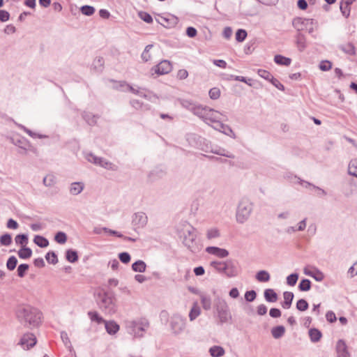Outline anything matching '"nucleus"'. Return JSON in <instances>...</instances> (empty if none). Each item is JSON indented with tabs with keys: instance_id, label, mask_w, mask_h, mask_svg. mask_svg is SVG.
I'll return each instance as SVG.
<instances>
[{
	"instance_id": "30",
	"label": "nucleus",
	"mask_w": 357,
	"mask_h": 357,
	"mask_svg": "<svg viewBox=\"0 0 357 357\" xmlns=\"http://www.w3.org/2000/svg\"><path fill=\"white\" fill-rule=\"evenodd\" d=\"M285 333V328L284 326L280 325L273 327L271 329V334L273 337L275 339H278L282 337Z\"/></svg>"
},
{
	"instance_id": "62",
	"label": "nucleus",
	"mask_w": 357,
	"mask_h": 357,
	"mask_svg": "<svg viewBox=\"0 0 357 357\" xmlns=\"http://www.w3.org/2000/svg\"><path fill=\"white\" fill-rule=\"evenodd\" d=\"M201 303L204 309L208 310L211 307V300L208 296H202L201 298Z\"/></svg>"
},
{
	"instance_id": "8",
	"label": "nucleus",
	"mask_w": 357,
	"mask_h": 357,
	"mask_svg": "<svg viewBox=\"0 0 357 357\" xmlns=\"http://www.w3.org/2000/svg\"><path fill=\"white\" fill-rule=\"evenodd\" d=\"M226 120V116L212 108L209 107L204 122L208 125H217L220 121Z\"/></svg>"
},
{
	"instance_id": "25",
	"label": "nucleus",
	"mask_w": 357,
	"mask_h": 357,
	"mask_svg": "<svg viewBox=\"0 0 357 357\" xmlns=\"http://www.w3.org/2000/svg\"><path fill=\"white\" fill-rule=\"evenodd\" d=\"M85 158L89 162L99 165L102 167H103L104 162L107 160L105 158L98 157L91 153H87Z\"/></svg>"
},
{
	"instance_id": "42",
	"label": "nucleus",
	"mask_w": 357,
	"mask_h": 357,
	"mask_svg": "<svg viewBox=\"0 0 357 357\" xmlns=\"http://www.w3.org/2000/svg\"><path fill=\"white\" fill-rule=\"evenodd\" d=\"M181 105L183 108H185L193 113L194 109H195L198 104H196L190 100L183 99L181 100Z\"/></svg>"
},
{
	"instance_id": "50",
	"label": "nucleus",
	"mask_w": 357,
	"mask_h": 357,
	"mask_svg": "<svg viewBox=\"0 0 357 357\" xmlns=\"http://www.w3.org/2000/svg\"><path fill=\"white\" fill-rule=\"evenodd\" d=\"M54 240L59 244H64L67 241V235L63 231H58L54 236Z\"/></svg>"
},
{
	"instance_id": "39",
	"label": "nucleus",
	"mask_w": 357,
	"mask_h": 357,
	"mask_svg": "<svg viewBox=\"0 0 357 357\" xmlns=\"http://www.w3.org/2000/svg\"><path fill=\"white\" fill-rule=\"evenodd\" d=\"M15 241L17 245H20L21 246L24 247L29 241L28 235L25 234H17L15 238Z\"/></svg>"
},
{
	"instance_id": "40",
	"label": "nucleus",
	"mask_w": 357,
	"mask_h": 357,
	"mask_svg": "<svg viewBox=\"0 0 357 357\" xmlns=\"http://www.w3.org/2000/svg\"><path fill=\"white\" fill-rule=\"evenodd\" d=\"M130 105L135 109L148 110L150 109L148 105H144L143 102L136 99L130 100Z\"/></svg>"
},
{
	"instance_id": "18",
	"label": "nucleus",
	"mask_w": 357,
	"mask_h": 357,
	"mask_svg": "<svg viewBox=\"0 0 357 357\" xmlns=\"http://www.w3.org/2000/svg\"><path fill=\"white\" fill-rule=\"evenodd\" d=\"M284 301L281 303V306L284 309H289L291 306L294 294L291 291H284L283 293Z\"/></svg>"
},
{
	"instance_id": "17",
	"label": "nucleus",
	"mask_w": 357,
	"mask_h": 357,
	"mask_svg": "<svg viewBox=\"0 0 357 357\" xmlns=\"http://www.w3.org/2000/svg\"><path fill=\"white\" fill-rule=\"evenodd\" d=\"M308 24L309 20H307V18L296 17L292 20V26L296 29L297 32H301Z\"/></svg>"
},
{
	"instance_id": "3",
	"label": "nucleus",
	"mask_w": 357,
	"mask_h": 357,
	"mask_svg": "<svg viewBox=\"0 0 357 357\" xmlns=\"http://www.w3.org/2000/svg\"><path fill=\"white\" fill-rule=\"evenodd\" d=\"M149 327V323L145 319L128 321L126 323L128 333L132 335L134 338H142L144 337V333Z\"/></svg>"
},
{
	"instance_id": "20",
	"label": "nucleus",
	"mask_w": 357,
	"mask_h": 357,
	"mask_svg": "<svg viewBox=\"0 0 357 357\" xmlns=\"http://www.w3.org/2000/svg\"><path fill=\"white\" fill-rule=\"evenodd\" d=\"M264 296L266 302L275 303L278 300V295L273 289H266Z\"/></svg>"
},
{
	"instance_id": "2",
	"label": "nucleus",
	"mask_w": 357,
	"mask_h": 357,
	"mask_svg": "<svg viewBox=\"0 0 357 357\" xmlns=\"http://www.w3.org/2000/svg\"><path fill=\"white\" fill-rule=\"evenodd\" d=\"M96 301L99 307L105 314H113L116 312L115 297L112 293L99 291L96 294Z\"/></svg>"
},
{
	"instance_id": "13",
	"label": "nucleus",
	"mask_w": 357,
	"mask_h": 357,
	"mask_svg": "<svg viewBox=\"0 0 357 357\" xmlns=\"http://www.w3.org/2000/svg\"><path fill=\"white\" fill-rule=\"evenodd\" d=\"M206 252L208 254L216 256L219 258H225L229 255V252L224 248H220L215 246H208L206 248Z\"/></svg>"
},
{
	"instance_id": "64",
	"label": "nucleus",
	"mask_w": 357,
	"mask_h": 357,
	"mask_svg": "<svg viewBox=\"0 0 357 357\" xmlns=\"http://www.w3.org/2000/svg\"><path fill=\"white\" fill-rule=\"evenodd\" d=\"M208 94L211 99L216 100L220 96V91L218 88L214 87L210 89Z\"/></svg>"
},
{
	"instance_id": "61",
	"label": "nucleus",
	"mask_w": 357,
	"mask_h": 357,
	"mask_svg": "<svg viewBox=\"0 0 357 357\" xmlns=\"http://www.w3.org/2000/svg\"><path fill=\"white\" fill-rule=\"evenodd\" d=\"M61 338L62 342H63L64 345L66 346V347L69 349H71L72 344H71L70 340L68 337V333L66 331L61 332Z\"/></svg>"
},
{
	"instance_id": "7",
	"label": "nucleus",
	"mask_w": 357,
	"mask_h": 357,
	"mask_svg": "<svg viewBox=\"0 0 357 357\" xmlns=\"http://www.w3.org/2000/svg\"><path fill=\"white\" fill-rule=\"evenodd\" d=\"M215 307L220 322L222 324L227 322L231 317L226 301L218 298L216 301Z\"/></svg>"
},
{
	"instance_id": "34",
	"label": "nucleus",
	"mask_w": 357,
	"mask_h": 357,
	"mask_svg": "<svg viewBox=\"0 0 357 357\" xmlns=\"http://www.w3.org/2000/svg\"><path fill=\"white\" fill-rule=\"evenodd\" d=\"M66 258L70 263H75L78 260L77 252L73 249H68L66 252Z\"/></svg>"
},
{
	"instance_id": "36",
	"label": "nucleus",
	"mask_w": 357,
	"mask_h": 357,
	"mask_svg": "<svg viewBox=\"0 0 357 357\" xmlns=\"http://www.w3.org/2000/svg\"><path fill=\"white\" fill-rule=\"evenodd\" d=\"M311 287V281L309 279L303 278L300 281L298 288L301 291H307L310 290Z\"/></svg>"
},
{
	"instance_id": "47",
	"label": "nucleus",
	"mask_w": 357,
	"mask_h": 357,
	"mask_svg": "<svg viewBox=\"0 0 357 357\" xmlns=\"http://www.w3.org/2000/svg\"><path fill=\"white\" fill-rule=\"evenodd\" d=\"M12 241V236L8 233H6L0 236V244L3 246H9Z\"/></svg>"
},
{
	"instance_id": "51",
	"label": "nucleus",
	"mask_w": 357,
	"mask_h": 357,
	"mask_svg": "<svg viewBox=\"0 0 357 357\" xmlns=\"http://www.w3.org/2000/svg\"><path fill=\"white\" fill-rule=\"evenodd\" d=\"M212 153L218 155L227 157L228 158H234V155L232 153L222 148L212 150Z\"/></svg>"
},
{
	"instance_id": "63",
	"label": "nucleus",
	"mask_w": 357,
	"mask_h": 357,
	"mask_svg": "<svg viewBox=\"0 0 357 357\" xmlns=\"http://www.w3.org/2000/svg\"><path fill=\"white\" fill-rule=\"evenodd\" d=\"M319 67L322 71H328L332 68V63L328 60L321 61Z\"/></svg>"
},
{
	"instance_id": "24",
	"label": "nucleus",
	"mask_w": 357,
	"mask_h": 357,
	"mask_svg": "<svg viewBox=\"0 0 357 357\" xmlns=\"http://www.w3.org/2000/svg\"><path fill=\"white\" fill-rule=\"evenodd\" d=\"M84 188V184L82 182H74L70 184L69 191L73 195L80 194Z\"/></svg>"
},
{
	"instance_id": "1",
	"label": "nucleus",
	"mask_w": 357,
	"mask_h": 357,
	"mask_svg": "<svg viewBox=\"0 0 357 357\" xmlns=\"http://www.w3.org/2000/svg\"><path fill=\"white\" fill-rule=\"evenodd\" d=\"M19 321L29 328L38 327L41 322V312L29 305L21 307L17 312Z\"/></svg>"
},
{
	"instance_id": "23",
	"label": "nucleus",
	"mask_w": 357,
	"mask_h": 357,
	"mask_svg": "<svg viewBox=\"0 0 357 357\" xmlns=\"http://www.w3.org/2000/svg\"><path fill=\"white\" fill-rule=\"evenodd\" d=\"M212 126L214 129L225 134L226 135L231 136L234 134L231 128L227 125L222 123V121H220L217 125H213Z\"/></svg>"
},
{
	"instance_id": "38",
	"label": "nucleus",
	"mask_w": 357,
	"mask_h": 357,
	"mask_svg": "<svg viewBox=\"0 0 357 357\" xmlns=\"http://www.w3.org/2000/svg\"><path fill=\"white\" fill-rule=\"evenodd\" d=\"M43 183L46 187H52L56 183V178L54 174H50L44 177Z\"/></svg>"
},
{
	"instance_id": "48",
	"label": "nucleus",
	"mask_w": 357,
	"mask_h": 357,
	"mask_svg": "<svg viewBox=\"0 0 357 357\" xmlns=\"http://www.w3.org/2000/svg\"><path fill=\"white\" fill-rule=\"evenodd\" d=\"M201 310L199 306L197 304H195L193 307L191 308L189 312V319L190 320L194 321L199 314Z\"/></svg>"
},
{
	"instance_id": "16",
	"label": "nucleus",
	"mask_w": 357,
	"mask_h": 357,
	"mask_svg": "<svg viewBox=\"0 0 357 357\" xmlns=\"http://www.w3.org/2000/svg\"><path fill=\"white\" fill-rule=\"evenodd\" d=\"M295 43L298 50L303 52L307 47L306 38L301 32H297L295 36Z\"/></svg>"
},
{
	"instance_id": "41",
	"label": "nucleus",
	"mask_w": 357,
	"mask_h": 357,
	"mask_svg": "<svg viewBox=\"0 0 357 357\" xmlns=\"http://www.w3.org/2000/svg\"><path fill=\"white\" fill-rule=\"evenodd\" d=\"M104 59L102 57H96L92 63L93 68L97 72H101L103 69Z\"/></svg>"
},
{
	"instance_id": "35",
	"label": "nucleus",
	"mask_w": 357,
	"mask_h": 357,
	"mask_svg": "<svg viewBox=\"0 0 357 357\" xmlns=\"http://www.w3.org/2000/svg\"><path fill=\"white\" fill-rule=\"evenodd\" d=\"M17 255L20 259H26L31 257L32 250L31 248L24 246L22 247L17 252Z\"/></svg>"
},
{
	"instance_id": "28",
	"label": "nucleus",
	"mask_w": 357,
	"mask_h": 357,
	"mask_svg": "<svg viewBox=\"0 0 357 357\" xmlns=\"http://www.w3.org/2000/svg\"><path fill=\"white\" fill-rule=\"evenodd\" d=\"M308 333L310 339L312 342H318L322 337L321 332L316 328H310Z\"/></svg>"
},
{
	"instance_id": "49",
	"label": "nucleus",
	"mask_w": 357,
	"mask_h": 357,
	"mask_svg": "<svg viewBox=\"0 0 357 357\" xmlns=\"http://www.w3.org/2000/svg\"><path fill=\"white\" fill-rule=\"evenodd\" d=\"M96 10L93 6L84 5L80 8V12L86 16H91L94 14Z\"/></svg>"
},
{
	"instance_id": "31",
	"label": "nucleus",
	"mask_w": 357,
	"mask_h": 357,
	"mask_svg": "<svg viewBox=\"0 0 357 357\" xmlns=\"http://www.w3.org/2000/svg\"><path fill=\"white\" fill-rule=\"evenodd\" d=\"M255 278L260 282H268L271 279V276L268 272L264 270L258 271L255 275Z\"/></svg>"
},
{
	"instance_id": "37",
	"label": "nucleus",
	"mask_w": 357,
	"mask_h": 357,
	"mask_svg": "<svg viewBox=\"0 0 357 357\" xmlns=\"http://www.w3.org/2000/svg\"><path fill=\"white\" fill-rule=\"evenodd\" d=\"M11 142L12 143L15 145V146H17L18 147H20V149L26 151V144L28 143V142L26 141V139L24 137H19L17 138H11Z\"/></svg>"
},
{
	"instance_id": "46",
	"label": "nucleus",
	"mask_w": 357,
	"mask_h": 357,
	"mask_svg": "<svg viewBox=\"0 0 357 357\" xmlns=\"http://www.w3.org/2000/svg\"><path fill=\"white\" fill-rule=\"evenodd\" d=\"M296 307L298 311L304 312L308 309L309 304L305 299L301 298L297 301Z\"/></svg>"
},
{
	"instance_id": "53",
	"label": "nucleus",
	"mask_w": 357,
	"mask_h": 357,
	"mask_svg": "<svg viewBox=\"0 0 357 357\" xmlns=\"http://www.w3.org/2000/svg\"><path fill=\"white\" fill-rule=\"evenodd\" d=\"M341 50L349 55H354L356 54L355 46L353 43H349L344 46L341 47Z\"/></svg>"
},
{
	"instance_id": "6",
	"label": "nucleus",
	"mask_w": 357,
	"mask_h": 357,
	"mask_svg": "<svg viewBox=\"0 0 357 357\" xmlns=\"http://www.w3.org/2000/svg\"><path fill=\"white\" fill-rule=\"evenodd\" d=\"M187 319L179 314H174L170 317L169 327L174 335H181L186 328Z\"/></svg>"
},
{
	"instance_id": "26",
	"label": "nucleus",
	"mask_w": 357,
	"mask_h": 357,
	"mask_svg": "<svg viewBox=\"0 0 357 357\" xmlns=\"http://www.w3.org/2000/svg\"><path fill=\"white\" fill-rule=\"evenodd\" d=\"M274 61L278 65L289 66L291 63V59L281 54H276L274 56Z\"/></svg>"
},
{
	"instance_id": "4",
	"label": "nucleus",
	"mask_w": 357,
	"mask_h": 357,
	"mask_svg": "<svg viewBox=\"0 0 357 357\" xmlns=\"http://www.w3.org/2000/svg\"><path fill=\"white\" fill-rule=\"evenodd\" d=\"M210 265L219 273L229 278L236 276L238 273V268L231 260L226 261H211Z\"/></svg>"
},
{
	"instance_id": "60",
	"label": "nucleus",
	"mask_w": 357,
	"mask_h": 357,
	"mask_svg": "<svg viewBox=\"0 0 357 357\" xmlns=\"http://www.w3.org/2000/svg\"><path fill=\"white\" fill-rule=\"evenodd\" d=\"M340 8L343 16L346 18L349 17L350 15L351 8L350 6L345 4L342 1H340Z\"/></svg>"
},
{
	"instance_id": "12",
	"label": "nucleus",
	"mask_w": 357,
	"mask_h": 357,
	"mask_svg": "<svg viewBox=\"0 0 357 357\" xmlns=\"http://www.w3.org/2000/svg\"><path fill=\"white\" fill-rule=\"evenodd\" d=\"M210 158L214 159L215 161L228 164L230 167H234L238 169H243L244 168V160L243 158H235L234 155V158H231V160L222 159V158H218L214 156H211Z\"/></svg>"
},
{
	"instance_id": "44",
	"label": "nucleus",
	"mask_w": 357,
	"mask_h": 357,
	"mask_svg": "<svg viewBox=\"0 0 357 357\" xmlns=\"http://www.w3.org/2000/svg\"><path fill=\"white\" fill-rule=\"evenodd\" d=\"M88 316L92 321H95L99 324L104 323L105 321L96 311L88 312Z\"/></svg>"
},
{
	"instance_id": "45",
	"label": "nucleus",
	"mask_w": 357,
	"mask_h": 357,
	"mask_svg": "<svg viewBox=\"0 0 357 357\" xmlns=\"http://www.w3.org/2000/svg\"><path fill=\"white\" fill-rule=\"evenodd\" d=\"M349 174L357 177V159H353L350 161L348 167Z\"/></svg>"
},
{
	"instance_id": "52",
	"label": "nucleus",
	"mask_w": 357,
	"mask_h": 357,
	"mask_svg": "<svg viewBox=\"0 0 357 357\" xmlns=\"http://www.w3.org/2000/svg\"><path fill=\"white\" fill-rule=\"evenodd\" d=\"M45 259L49 264L54 265L58 263L57 255L53 251L48 252L45 255Z\"/></svg>"
},
{
	"instance_id": "27",
	"label": "nucleus",
	"mask_w": 357,
	"mask_h": 357,
	"mask_svg": "<svg viewBox=\"0 0 357 357\" xmlns=\"http://www.w3.org/2000/svg\"><path fill=\"white\" fill-rule=\"evenodd\" d=\"M208 352L212 357H222L225 351L221 346L214 345L209 348Z\"/></svg>"
},
{
	"instance_id": "21",
	"label": "nucleus",
	"mask_w": 357,
	"mask_h": 357,
	"mask_svg": "<svg viewBox=\"0 0 357 357\" xmlns=\"http://www.w3.org/2000/svg\"><path fill=\"white\" fill-rule=\"evenodd\" d=\"M208 109L209 107L198 104L195 109H194L193 114L204 121Z\"/></svg>"
},
{
	"instance_id": "43",
	"label": "nucleus",
	"mask_w": 357,
	"mask_h": 357,
	"mask_svg": "<svg viewBox=\"0 0 357 357\" xmlns=\"http://www.w3.org/2000/svg\"><path fill=\"white\" fill-rule=\"evenodd\" d=\"M206 238L208 240H212L220 237V230L216 227L210 228L206 231Z\"/></svg>"
},
{
	"instance_id": "10",
	"label": "nucleus",
	"mask_w": 357,
	"mask_h": 357,
	"mask_svg": "<svg viewBox=\"0 0 357 357\" xmlns=\"http://www.w3.org/2000/svg\"><path fill=\"white\" fill-rule=\"evenodd\" d=\"M37 342L36 337L31 333H24L20 340L18 344L24 350H29L36 345Z\"/></svg>"
},
{
	"instance_id": "19",
	"label": "nucleus",
	"mask_w": 357,
	"mask_h": 357,
	"mask_svg": "<svg viewBox=\"0 0 357 357\" xmlns=\"http://www.w3.org/2000/svg\"><path fill=\"white\" fill-rule=\"evenodd\" d=\"M104 324L105 330L109 335H114L119 331V325L114 321H105Z\"/></svg>"
},
{
	"instance_id": "59",
	"label": "nucleus",
	"mask_w": 357,
	"mask_h": 357,
	"mask_svg": "<svg viewBox=\"0 0 357 357\" xmlns=\"http://www.w3.org/2000/svg\"><path fill=\"white\" fill-rule=\"evenodd\" d=\"M298 273H294L287 277V284L289 286H294L298 279Z\"/></svg>"
},
{
	"instance_id": "55",
	"label": "nucleus",
	"mask_w": 357,
	"mask_h": 357,
	"mask_svg": "<svg viewBox=\"0 0 357 357\" xmlns=\"http://www.w3.org/2000/svg\"><path fill=\"white\" fill-rule=\"evenodd\" d=\"M82 117L89 125H93L96 122V116L92 115L91 113L84 112L82 114Z\"/></svg>"
},
{
	"instance_id": "29",
	"label": "nucleus",
	"mask_w": 357,
	"mask_h": 357,
	"mask_svg": "<svg viewBox=\"0 0 357 357\" xmlns=\"http://www.w3.org/2000/svg\"><path fill=\"white\" fill-rule=\"evenodd\" d=\"M132 269L135 272L144 273L146 269V264L142 260H137L132 264Z\"/></svg>"
},
{
	"instance_id": "22",
	"label": "nucleus",
	"mask_w": 357,
	"mask_h": 357,
	"mask_svg": "<svg viewBox=\"0 0 357 357\" xmlns=\"http://www.w3.org/2000/svg\"><path fill=\"white\" fill-rule=\"evenodd\" d=\"M236 218L239 223H244L245 221V206L243 202H241L238 206Z\"/></svg>"
},
{
	"instance_id": "58",
	"label": "nucleus",
	"mask_w": 357,
	"mask_h": 357,
	"mask_svg": "<svg viewBox=\"0 0 357 357\" xmlns=\"http://www.w3.org/2000/svg\"><path fill=\"white\" fill-rule=\"evenodd\" d=\"M138 17L146 23L150 24L153 22L152 16L145 11H139L138 13Z\"/></svg>"
},
{
	"instance_id": "57",
	"label": "nucleus",
	"mask_w": 357,
	"mask_h": 357,
	"mask_svg": "<svg viewBox=\"0 0 357 357\" xmlns=\"http://www.w3.org/2000/svg\"><path fill=\"white\" fill-rule=\"evenodd\" d=\"M17 264V259L15 256H11L8 258L6 262V267L9 271H13L15 268Z\"/></svg>"
},
{
	"instance_id": "56",
	"label": "nucleus",
	"mask_w": 357,
	"mask_h": 357,
	"mask_svg": "<svg viewBox=\"0 0 357 357\" xmlns=\"http://www.w3.org/2000/svg\"><path fill=\"white\" fill-rule=\"evenodd\" d=\"M29 266L27 264H20L17 269V275L20 278H23L26 275V273L29 270Z\"/></svg>"
},
{
	"instance_id": "33",
	"label": "nucleus",
	"mask_w": 357,
	"mask_h": 357,
	"mask_svg": "<svg viewBox=\"0 0 357 357\" xmlns=\"http://www.w3.org/2000/svg\"><path fill=\"white\" fill-rule=\"evenodd\" d=\"M17 126L23 130L26 133H27L32 138L45 139V138L48 137L47 135L36 133V132L31 131V130L28 129L27 128H26L25 126H24L22 124H18Z\"/></svg>"
},
{
	"instance_id": "54",
	"label": "nucleus",
	"mask_w": 357,
	"mask_h": 357,
	"mask_svg": "<svg viewBox=\"0 0 357 357\" xmlns=\"http://www.w3.org/2000/svg\"><path fill=\"white\" fill-rule=\"evenodd\" d=\"M152 47H153V45H148L145 47L144 50L143 51L142 56H141L142 59L144 62H147L151 60V56L149 52Z\"/></svg>"
},
{
	"instance_id": "32",
	"label": "nucleus",
	"mask_w": 357,
	"mask_h": 357,
	"mask_svg": "<svg viewBox=\"0 0 357 357\" xmlns=\"http://www.w3.org/2000/svg\"><path fill=\"white\" fill-rule=\"evenodd\" d=\"M33 242L36 243L38 247L44 248L49 245V241L40 235H36L34 236Z\"/></svg>"
},
{
	"instance_id": "11",
	"label": "nucleus",
	"mask_w": 357,
	"mask_h": 357,
	"mask_svg": "<svg viewBox=\"0 0 357 357\" xmlns=\"http://www.w3.org/2000/svg\"><path fill=\"white\" fill-rule=\"evenodd\" d=\"M123 86H126L128 91L132 93L135 95L139 96V97L144 98L147 100H151L152 96H155L151 91L146 90L145 88L137 87L130 85L129 84H123Z\"/></svg>"
},
{
	"instance_id": "15",
	"label": "nucleus",
	"mask_w": 357,
	"mask_h": 357,
	"mask_svg": "<svg viewBox=\"0 0 357 357\" xmlns=\"http://www.w3.org/2000/svg\"><path fill=\"white\" fill-rule=\"evenodd\" d=\"M337 357H350L346 342L343 340H339L336 344Z\"/></svg>"
},
{
	"instance_id": "9",
	"label": "nucleus",
	"mask_w": 357,
	"mask_h": 357,
	"mask_svg": "<svg viewBox=\"0 0 357 357\" xmlns=\"http://www.w3.org/2000/svg\"><path fill=\"white\" fill-rule=\"evenodd\" d=\"M148 222L146 214L142 211L135 213L132 216V225L135 230L144 228Z\"/></svg>"
},
{
	"instance_id": "14",
	"label": "nucleus",
	"mask_w": 357,
	"mask_h": 357,
	"mask_svg": "<svg viewBox=\"0 0 357 357\" xmlns=\"http://www.w3.org/2000/svg\"><path fill=\"white\" fill-rule=\"evenodd\" d=\"M172 69L170 61L163 60L155 66V73L158 75H165L171 72Z\"/></svg>"
},
{
	"instance_id": "5",
	"label": "nucleus",
	"mask_w": 357,
	"mask_h": 357,
	"mask_svg": "<svg viewBox=\"0 0 357 357\" xmlns=\"http://www.w3.org/2000/svg\"><path fill=\"white\" fill-rule=\"evenodd\" d=\"M183 243L191 252H197L199 250V246L197 241L196 229L191 225H188L183 230Z\"/></svg>"
}]
</instances>
